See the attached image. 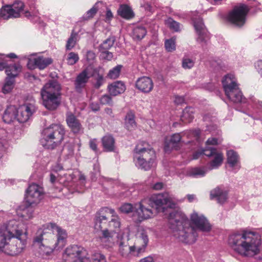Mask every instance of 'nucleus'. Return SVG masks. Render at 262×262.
<instances>
[{
  "mask_svg": "<svg viewBox=\"0 0 262 262\" xmlns=\"http://www.w3.org/2000/svg\"><path fill=\"white\" fill-rule=\"evenodd\" d=\"M44 228L38 230L34 238V244L38 247L42 255H49L54 250L63 247L66 244L67 233L54 223H48Z\"/></svg>",
  "mask_w": 262,
  "mask_h": 262,
  "instance_id": "f257e3e1",
  "label": "nucleus"
},
{
  "mask_svg": "<svg viewBox=\"0 0 262 262\" xmlns=\"http://www.w3.org/2000/svg\"><path fill=\"white\" fill-rule=\"evenodd\" d=\"M113 209L104 208L97 212L94 219V230L99 236L101 243L110 241L112 232L120 226L119 219L114 215Z\"/></svg>",
  "mask_w": 262,
  "mask_h": 262,
  "instance_id": "f03ea898",
  "label": "nucleus"
},
{
  "mask_svg": "<svg viewBox=\"0 0 262 262\" xmlns=\"http://www.w3.org/2000/svg\"><path fill=\"white\" fill-rule=\"evenodd\" d=\"M170 228L173 230V235L179 241L192 243L198 237L196 229L189 224V221L184 214L171 208L166 209Z\"/></svg>",
  "mask_w": 262,
  "mask_h": 262,
  "instance_id": "7ed1b4c3",
  "label": "nucleus"
},
{
  "mask_svg": "<svg viewBox=\"0 0 262 262\" xmlns=\"http://www.w3.org/2000/svg\"><path fill=\"white\" fill-rule=\"evenodd\" d=\"M170 201V198L167 193L155 194L139 203L136 206V212L140 220L147 219L153 216L155 210L152 209L154 208H155V212H160L161 209L164 212L165 210L163 206L167 204Z\"/></svg>",
  "mask_w": 262,
  "mask_h": 262,
  "instance_id": "20e7f679",
  "label": "nucleus"
},
{
  "mask_svg": "<svg viewBox=\"0 0 262 262\" xmlns=\"http://www.w3.org/2000/svg\"><path fill=\"white\" fill-rule=\"evenodd\" d=\"M61 86L56 80H50L40 91L42 105L48 110L57 109L60 104Z\"/></svg>",
  "mask_w": 262,
  "mask_h": 262,
  "instance_id": "39448f33",
  "label": "nucleus"
},
{
  "mask_svg": "<svg viewBox=\"0 0 262 262\" xmlns=\"http://www.w3.org/2000/svg\"><path fill=\"white\" fill-rule=\"evenodd\" d=\"M134 151V161L137 166L148 170L154 166L155 152L146 142H142L137 144Z\"/></svg>",
  "mask_w": 262,
  "mask_h": 262,
  "instance_id": "423d86ee",
  "label": "nucleus"
},
{
  "mask_svg": "<svg viewBox=\"0 0 262 262\" xmlns=\"http://www.w3.org/2000/svg\"><path fill=\"white\" fill-rule=\"evenodd\" d=\"M64 128L60 124H52L45 128L41 140L42 145L48 149H54L63 139Z\"/></svg>",
  "mask_w": 262,
  "mask_h": 262,
  "instance_id": "0eeeda50",
  "label": "nucleus"
},
{
  "mask_svg": "<svg viewBox=\"0 0 262 262\" xmlns=\"http://www.w3.org/2000/svg\"><path fill=\"white\" fill-rule=\"evenodd\" d=\"M123 238L119 243V252L122 256L130 258L132 256H139L140 254L144 252L148 243V238L147 234L143 231L141 233L136 244H140L142 245L139 246H129L127 242L123 240Z\"/></svg>",
  "mask_w": 262,
  "mask_h": 262,
  "instance_id": "6e6552de",
  "label": "nucleus"
},
{
  "mask_svg": "<svg viewBox=\"0 0 262 262\" xmlns=\"http://www.w3.org/2000/svg\"><path fill=\"white\" fill-rule=\"evenodd\" d=\"M223 88L226 96L234 103H242L245 101V98L239 89L233 75H226L223 80Z\"/></svg>",
  "mask_w": 262,
  "mask_h": 262,
  "instance_id": "1a4fd4ad",
  "label": "nucleus"
},
{
  "mask_svg": "<svg viewBox=\"0 0 262 262\" xmlns=\"http://www.w3.org/2000/svg\"><path fill=\"white\" fill-rule=\"evenodd\" d=\"M87 250L78 245L70 246L66 248L63 254L65 262H91Z\"/></svg>",
  "mask_w": 262,
  "mask_h": 262,
  "instance_id": "9d476101",
  "label": "nucleus"
},
{
  "mask_svg": "<svg viewBox=\"0 0 262 262\" xmlns=\"http://www.w3.org/2000/svg\"><path fill=\"white\" fill-rule=\"evenodd\" d=\"M249 11L248 6L243 4L236 6L230 12L228 16V20L235 26L241 27L245 23L246 16Z\"/></svg>",
  "mask_w": 262,
  "mask_h": 262,
  "instance_id": "9b49d317",
  "label": "nucleus"
},
{
  "mask_svg": "<svg viewBox=\"0 0 262 262\" xmlns=\"http://www.w3.org/2000/svg\"><path fill=\"white\" fill-rule=\"evenodd\" d=\"M26 244V235L13 238L8 242L3 252L11 256L17 255L24 251Z\"/></svg>",
  "mask_w": 262,
  "mask_h": 262,
  "instance_id": "f8f14e48",
  "label": "nucleus"
},
{
  "mask_svg": "<svg viewBox=\"0 0 262 262\" xmlns=\"http://www.w3.org/2000/svg\"><path fill=\"white\" fill-rule=\"evenodd\" d=\"M24 4L21 1H16L12 5L3 6L0 9V17L4 19L18 18L24 10Z\"/></svg>",
  "mask_w": 262,
  "mask_h": 262,
  "instance_id": "ddd939ff",
  "label": "nucleus"
},
{
  "mask_svg": "<svg viewBox=\"0 0 262 262\" xmlns=\"http://www.w3.org/2000/svg\"><path fill=\"white\" fill-rule=\"evenodd\" d=\"M23 224L16 220L9 221L6 224L2 226V228L10 241L13 238L24 236V232L22 229Z\"/></svg>",
  "mask_w": 262,
  "mask_h": 262,
  "instance_id": "4468645a",
  "label": "nucleus"
},
{
  "mask_svg": "<svg viewBox=\"0 0 262 262\" xmlns=\"http://www.w3.org/2000/svg\"><path fill=\"white\" fill-rule=\"evenodd\" d=\"M43 196V189L39 185H30L26 191L25 200L29 206L38 204Z\"/></svg>",
  "mask_w": 262,
  "mask_h": 262,
  "instance_id": "2eb2a0df",
  "label": "nucleus"
},
{
  "mask_svg": "<svg viewBox=\"0 0 262 262\" xmlns=\"http://www.w3.org/2000/svg\"><path fill=\"white\" fill-rule=\"evenodd\" d=\"M190 220L191 223L200 231L208 232L211 230V226L203 215L194 211L191 215Z\"/></svg>",
  "mask_w": 262,
  "mask_h": 262,
  "instance_id": "dca6fc26",
  "label": "nucleus"
},
{
  "mask_svg": "<svg viewBox=\"0 0 262 262\" xmlns=\"http://www.w3.org/2000/svg\"><path fill=\"white\" fill-rule=\"evenodd\" d=\"M36 111L35 106L31 103H27L17 108L16 120L20 123L26 122Z\"/></svg>",
  "mask_w": 262,
  "mask_h": 262,
  "instance_id": "f3484780",
  "label": "nucleus"
},
{
  "mask_svg": "<svg viewBox=\"0 0 262 262\" xmlns=\"http://www.w3.org/2000/svg\"><path fill=\"white\" fill-rule=\"evenodd\" d=\"M194 27L198 34V41L206 43L209 38L207 31L204 26L202 19L199 18L194 21Z\"/></svg>",
  "mask_w": 262,
  "mask_h": 262,
  "instance_id": "a211bd4d",
  "label": "nucleus"
},
{
  "mask_svg": "<svg viewBox=\"0 0 262 262\" xmlns=\"http://www.w3.org/2000/svg\"><path fill=\"white\" fill-rule=\"evenodd\" d=\"M136 87L143 93H148L152 90L154 83L150 78L143 76L137 79Z\"/></svg>",
  "mask_w": 262,
  "mask_h": 262,
  "instance_id": "6ab92c4d",
  "label": "nucleus"
},
{
  "mask_svg": "<svg viewBox=\"0 0 262 262\" xmlns=\"http://www.w3.org/2000/svg\"><path fill=\"white\" fill-rule=\"evenodd\" d=\"M90 76L87 70H84L76 77L74 82L75 88L78 93H81L88 82Z\"/></svg>",
  "mask_w": 262,
  "mask_h": 262,
  "instance_id": "aec40b11",
  "label": "nucleus"
},
{
  "mask_svg": "<svg viewBox=\"0 0 262 262\" xmlns=\"http://www.w3.org/2000/svg\"><path fill=\"white\" fill-rule=\"evenodd\" d=\"M66 121L69 127L74 133H79L82 131L81 124L73 114L71 113L67 114Z\"/></svg>",
  "mask_w": 262,
  "mask_h": 262,
  "instance_id": "412c9836",
  "label": "nucleus"
},
{
  "mask_svg": "<svg viewBox=\"0 0 262 262\" xmlns=\"http://www.w3.org/2000/svg\"><path fill=\"white\" fill-rule=\"evenodd\" d=\"M181 140V137L180 134H173L169 140H166L165 142L164 150L166 152L170 151L174 149L178 150L180 148V143Z\"/></svg>",
  "mask_w": 262,
  "mask_h": 262,
  "instance_id": "4be33fe9",
  "label": "nucleus"
},
{
  "mask_svg": "<svg viewBox=\"0 0 262 262\" xmlns=\"http://www.w3.org/2000/svg\"><path fill=\"white\" fill-rule=\"evenodd\" d=\"M227 163L232 168L239 169L241 168L239 157L236 152L233 150L227 152Z\"/></svg>",
  "mask_w": 262,
  "mask_h": 262,
  "instance_id": "5701e85b",
  "label": "nucleus"
},
{
  "mask_svg": "<svg viewBox=\"0 0 262 262\" xmlns=\"http://www.w3.org/2000/svg\"><path fill=\"white\" fill-rule=\"evenodd\" d=\"M17 108L14 105H10L7 107L3 116V119L5 122L10 123L16 120Z\"/></svg>",
  "mask_w": 262,
  "mask_h": 262,
  "instance_id": "b1692460",
  "label": "nucleus"
},
{
  "mask_svg": "<svg viewBox=\"0 0 262 262\" xmlns=\"http://www.w3.org/2000/svg\"><path fill=\"white\" fill-rule=\"evenodd\" d=\"M124 126L129 131H133L136 129L137 124L135 121V114L133 111H129L127 113L124 119Z\"/></svg>",
  "mask_w": 262,
  "mask_h": 262,
  "instance_id": "393cba45",
  "label": "nucleus"
},
{
  "mask_svg": "<svg viewBox=\"0 0 262 262\" xmlns=\"http://www.w3.org/2000/svg\"><path fill=\"white\" fill-rule=\"evenodd\" d=\"M210 196L211 199L216 198L219 203L223 204L227 199V192L217 187L210 191Z\"/></svg>",
  "mask_w": 262,
  "mask_h": 262,
  "instance_id": "a878e982",
  "label": "nucleus"
},
{
  "mask_svg": "<svg viewBox=\"0 0 262 262\" xmlns=\"http://www.w3.org/2000/svg\"><path fill=\"white\" fill-rule=\"evenodd\" d=\"M108 89L110 94L115 96L123 93L125 90V86L122 82L117 81L109 85Z\"/></svg>",
  "mask_w": 262,
  "mask_h": 262,
  "instance_id": "bb28decb",
  "label": "nucleus"
},
{
  "mask_svg": "<svg viewBox=\"0 0 262 262\" xmlns=\"http://www.w3.org/2000/svg\"><path fill=\"white\" fill-rule=\"evenodd\" d=\"M102 144L105 151H113L115 149V139L111 135L104 136L102 139Z\"/></svg>",
  "mask_w": 262,
  "mask_h": 262,
  "instance_id": "cd10ccee",
  "label": "nucleus"
},
{
  "mask_svg": "<svg viewBox=\"0 0 262 262\" xmlns=\"http://www.w3.org/2000/svg\"><path fill=\"white\" fill-rule=\"evenodd\" d=\"M21 71V66L19 63H9L6 70L7 77L13 79L16 77Z\"/></svg>",
  "mask_w": 262,
  "mask_h": 262,
  "instance_id": "c85d7f7f",
  "label": "nucleus"
},
{
  "mask_svg": "<svg viewBox=\"0 0 262 262\" xmlns=\"http://www.w3.org/2000/svg\"><path fill=\"white\" fill-rule=\"evenodd\" d=\"M118 14L122 17L129 19L134 17V13L127 5H121L118 10Z\"/></svg>",
  "mask_w": 262,
  "mask_h": 262,
  "instance_id": "c756f323",
  "label": "nucleus"
},
{
  "mask_svg": "<svg viewBox=\"0 0 262 262\" xmlns=\"http://www.w3.org/2000/svg\"><path fill=\"white\" fill-rule=\"evenodd\" d=\"M139 203L135 204V206L133 207L131 204L129 203H125L123 205H122L120 207V210L121 212L124 213H128L129 212H133V215L134 216H137V220L139 221H142V220H140L139 215L138 213L136 212V206L137 205H138Z\"/></svg>",
  "mask_w": 262,
  "mask_h": 262,
  "instance_id": "7c9ffc66",
  "label": "nucleus"
},
{
  "mask_svg": "<svg viewBox=\"0 0 262 262\" xmlns=\"http://www.w3.org/2000/svg\"><path fill=\"white\" fill-rule=\"evenodd\" d=\"M194 108L191 107H186L183 112L181 120L184 123H189L193 119Z\"/></svg>",
  "mask_w": 262,
  "mask_h": 262,
  "instance_id": "2f4dec72",
  "label": "nucleus"
},
{
  "mask_svg": "<svg viewBox=\"0 0 262 262\" xmlns=\"http://www.w3.org/2000/svg\"><path fill=\"white\" fill-rule=\"evenodd\" d=\"M78 40V34L77 32L73 31L68 38L66 45L67 50H72L76 45Z\"/></svg>",
  "mask_w": 262,
  "mask_h": 262,
  "instance_id": "473e14b6",
  "label": "nucleus"
},
{
  "mask_svg": "<svg viewBox=\"0 0 262 262\" xmlns=\"http://www.w3.org/2000/svg\"><path fill=\"white\" fill-rule=\"evenodd\" d=\"M36 68L40 70H43L52 62V60L49 58L39 56L36 58Z\"/></svg>",
  "mask_w": 262,
  "mask_h": 262,
  "instance_id": "72a5a7b5",
  "label": "nucleus"
},
{
  "mask_svg": "<svg viewBox=\"0 0 262 262\" xmlns=\"http://www.w3.org/2000/svg\"><path fill=\"white\" fill-rule=\"evenodd\" d=\"M146 32V29L144 27H137L133 30V38L134 39L141 40L145 36Z\"/></svg>",
  "mask_w": 262,
  "mask_h": 262,
  "instance_id": "f704fd0d",
  "label": "nucleus"
},
{
  "mask_svg": "<svg viewBox=\"0 0 262 262\" xmlns=\"http://www.w3.org/2000/svg\"><path fill=\"white\" fill-rule=\"evenodd\" d=\"M213 156L214 159L210 163L211 169L219 167L222 164L223 160V155L221 152L216 151Z\"/></svg>",
  "mask_w": 262,
  "mask_h": 262,
  "instance_id": "c9c22d12",
  "label": "nucleus"
},
{
  "mask_svg": "<svg viewBox=\"0 0 262 262\" xmlns=\"http://www.w3.org/2000/svg\"><path fill=\"white\" fill-rule=\"evenodd\" d=\"M116 38L114 36H110L99 46V50H110L114 45Z\"/></svg>",
  "mask_w": 262,
  "mask_h": 262,
  "instance_id": "e433bc0d",
  "label": "nucleus"
},
{
  "mask_svg": "<svg viewBox=\"0 0 262 262\" xmlns=\"http://www.w3.org/2000/svg\"><path fill=\"white\" fill-rule=\"evenodd\" d=\"M63 154L67 159L72 157L74 154V145L73 143H66L62 149Z\"/></svg>",
  "mask_w": 262,
  "mask_h": 262,
  "instance_id": "4c0bfd02",
  "label": "nucleus"
},
{
  "mask_svg": "<svg viewBox=\"0 0 262 262\" xmlns=\"http://www.w3.org/2000/svg\"><path fill=\"white\" fill-rule=\"evenodd\" d=\"M206 171L204 168H191L188 171V175L193 177H200L205 176Z\"/></svg>",
  "mask_w": 262,
  "mask_h": 262,
  "instance_id": "58836bf2",
  "label": "nucleus"
},
{
  "mask_svg": "<svg viewBox=\"0 0 262 262\" xmlns=\"http://www.w3.org/2000/svg\"><path fill=\"white\" fill-rule=\"evenodd\" d=\"M14 80L11 77H7L2 88V92L4 94L10 93L14 88Z\"/></svg>",
  "mask_w": 262,
  "mask_h": 262,
  "instance_id": "ea45409f",
  "label": "nucleus"
},
{
  "mask_svg": "<svg viewBox=\"0 0 262 262\" xmlns=\"http://www.w3.org/2000/svg\"><path fill=\"white\" fill-rule=\"evenodd\" d=\"M10 241L2 227H0V252H3L8 242Z\"/></svg>",
  "mask_w": 262,
  "mask_h": 262,
  "instance_id": "a19ab883",
  "label": "nucleus"
},
{
  "mask_svg": "<svg viewBox=\"0 0 262 262\" xmlns=\"http://www.w3.org/2000/svg\"><path fill=\"white\" fill-rule=\"evenodd\" d=\"M165 24L171 29L175 32H179L181 30L180 23L174 20L171 18H168L165 20Z\"/></svg>",
  "mask_w": 262,
  "mask_h": 262,
  "instance_id": "79ce46f5",
  "label": "nucleus"
},
{
  "mask_svg": "<svg viewBox=\"0 0 262 262\" xmlns=\"http://www.w3.org/2000/svg\"><path fill=\"white\" fill-rule=\"evenodd\" d=\"M18 214L24 219L27 220L33 217V209L29 206L26 207L22 210L21 213L19 212Z\"/></svg>",
  "mask_w": 262,
  "mask_h": 262,
  "instance_id": "37998d69",
  "label": "nucleus"
},
{
  "mask_svg": "<svg viewBox=\"0 0 262 262\" xmlns=\"http://www.w3.org/2000/svg\"><path fill=\"white\" fill-rule=\"evenodd\" d=\"M79 59L78 54L73 52H70L66 58L67 63L71 66L75 64Z\"/></svg>",
  "mask_w": 262,
  "mask_h": 262,
  "instance_id": "c03bdc74",
  "label": "nucleus"
},
{
  "mask_svg": "<svg viewBox=\"0 0 262 262\" xmlns=\"http://www.w3.org/2000/svg\"><path fill=\"white\" fill-rule=\"evenodd\" d=\"M165 47L167 51L172 52L176 50V38H171L165 41Z\"/></svg>",
  "mask_w": 262,
  "mask_h": 262,
  "instance_id": "a18cd8bd",
  "label": "nucleus"
},
{
  "mask_svg": "<svg viewBox=\"0 0 262 262\" xmlns=\"http://www.w3.org/2000/svg\"><path fill=\"white\" fill-rule=\"evenodd\" d=\"M98 8L94 5L91 9L88 10L82 17V19L83 20H88L92 18L98 11Z\"/></svg>",
  "mask_w": 262,
  "mask_h": 262,
  "instance_id": "49530a36",
  "label": "nucleus"
},
{
  "mask_svg": "<svg viewBox=\"0 0 262 262\" xmlns=\"http://www.w3.org/2000/svg\"><path fill=\"white\" fill-rule=\"evenodd\" d=\"M121 66H117L111 70L107 76L111 79H116L118 77L121 69Z\"/></svg>",
  "mask_w": 262,
  "mask_h": 262,
  "instance_id": "de8ad7c7",
  "label": "nucleus"
},
{
  "mask_svg": "<svg viewBox=\"0 0 262 262\" xmlns=\"http://www.w3.org/2000/svg\"><path fill=\"white\" fill-rule=\"evenodd\" d=\"M194 64V60L188 57H184L182 60V67L185 69H190Z\"/></svg>",
  "mask_w": 262,
  "mask_h": 262,
  "instance_id": "09e8293b",
  "label": "nucleus"
},
{
  "mask_svg": "<svg viewBox=\"0 0 262 262\" xmlns=\"http://www.w3.org/2000/svg\"><path fill=\"white\" fill-rule=\"evenodd\" d=\"M99 51L100 53V57L101 59L111 60L113 58V53L108 50H99Z\"/></svg>",
  "mask_w": 262,
  "mask_h": 262,
  "instance_id": "8fccbe9b",
  "label": "nucleus"
},
{
  "mask_svg": "<svg viewBox=\"0 0 262 262\" xmlns=\"http://www.w3.org/2000/svg\"><path fill=\"white\" fill-rule=\"evenodd\" d=\"M93 262H106L105 256L100 253H94L92 256Z\"/></svg>",
  "mask_w": 262,
  "mask_h": 262,
  "instance_id": "3c124183",
  "label": "nucleus"
},
{
  "mask_svg": "<svg viewBox=\"0 0 262 262\" xmlns=\"http://www.w3.org/2000/svg\"><path fill=\"white\" fill-rule=\"evenodd\" d=\"M7 142L5 139H0V159H1L6 153Z\"/></svg>",
  "mask_w": 262,
  "mask_h": 262,
  "instance_id": "603ef678",
  "label": "nucleus"
},
{
  "mask_svg": "<svg viewBox=\"0 0 262 262\" xmlns=\"http://www.w3.org/2000/svg\"><path fill=\"white\" fill-rule=\"evenodd\" d=\"M202 154L207 157H211L216 152V149L213 147H206L202 150Z\"/></svg>",
  "mask_w": 262,
  "mask_h": 262,
  "instance_id": "864d4df0",
  "label": "nucleus"
},
{
  "mask_svg": "<svg viewBox=\"0 0 262 262\" xmlns=\"http://www.w3.org/2000/svg\"><path fill=\"white\" fill-rule=\"evenodd\" d=\"M100 103L102 104H108L112 105V98L108 95H104L100 98Z\"/></svg>",
  "mask_w": 262,
  "mask_h": 262,
  "instance_id": "5fc2aeb1",
  "label": "nucleus"
},
{
  "mask_svg": "<svg viewBox=\"0 0 262 262\" xmlns=\"http://www.w3.org/2000/svg\"><path fill=\"white\" fill-rule=\"evenodd\" d=\"M9 61L11 60L6 59V57H0V71H3L4 69L6 70Z\"/></svg>",
  "mask_w": 262,
  "mask_h": 262,
  "instance_id": "6e6d98bb",
  "label": "nucleus"
},
{
  "mask_svg": "<svg viewBox=\"0 0 262 262\" xmlns=\"http://www.w3.org/2000/svg\"><path fill=\"white\" fill-rule=\"evenodd\" d=\"M86 58L89 63H93L96 58L95 53L92 51H88L86 54Z\"/></svg>",
  "mask_w": 262,
  "mask_h": 262,
  "instance_id": "4d7b16f0",
  "label": "nucleus"
},
{
  "mask_svg": "<svg viewBox=\"0 0 262 262\" xmlns=\"http://www.w3.org/2000/svg\"><path fill=\"white\" fill-rule=\"evenodd\" d=\"M27 67L30 70H34L36 68V58H29L27 62Z\"/></svg>",
  "mask_w": 262,
  "mask_h": 262,
  "instance_id": "13d9d810",
  "label": "nucleus"
},
{
  "mask_svg": "<svg viewBox=\"0 0 262 262\" xmlns=\"http://www.w3.org/2000/svg\"><path fill=\"white\" fill-rule=\"evenodd\" d=\"M103 82L104 79L102 75L99 74L96 79V82L94 85L95 88L97 89H99L103 84Z\"/></svg>",
  "mask_w": 262,
  "mask_h": 262,
  "instance_id": "bf43d9fd",
  "label": "nucleus"
},
{
  "mask_svg": "<svg viewBox=\"0 0 262 262\" xmlns=\"http://www.w3.org/2000/svg\"><path fill=\"white\" fill-rule=\"evenodd\" d=\"M255 67L258 73L262 77V59L257 60L255 63Z\"/></svg>",
  "mask_w": 262,
  "mask_h": 262,
  "instance_id": "052dcab7",
  "label": "nucleus"
},
{
  "mask_svg": "<svg viewBox=\"0 0 262 262\" xmlns=\"http://www.w3.org/2000/svg\"><path fill=\"white\" fill-rule=\"evenodd\" d=\"M90 148L95 151H97V144L96 139H92L89 142Z\"/></svg>",
  "mask_w": 262,
  "mask_h": 262,
  "instance_id": "680f3d73",
  "label": "nucleus"
},
{
  "mask_svg": "<svg viewBox=\"0 0 262 262\" xmlns=\"http://www.w3.org/2000/svg\"><path fill=\"white\" fill-rule=\"evenodd\" d=\"M62 170H63L62 166L60 164L57 163L53 166L52 171L58 174V172Z\"/></svg>",
  "mask_w": 262,
  "mask_h": 262,
  "instance_id": "e2e57ef3",
  "label": "nucleus"
},
{
  "mask_svg": "<svg viewBox=\"0 0 262 262\" xmlns=\"http://www.w3.org/2000/svg\"><path fill=\"white\" fill-rule=\"evenodd\" d=\"M59 176V174L51 171L50 174V181L52 184H54L56 182L57 178Z\"/></svg>",
  "mask_w": 262,
  "mask_h": 262,
  "instance_id": "0e129e2a",
  "label": "nucleus"
},
{
  "mask_svg": "<svg viewBox=\"0 0 262 262\" xmlns=\"http://www.w3.org/2000/svg\"><path fill=\"white\" fill-rule=\"evenodd\" d=\"M174 102L177 104H181L184 103L185 99L183 97L177 96L175 97Z\"/></svg>",
  "mask_w": 262,
  "mask_h": 262,
  "instance_id": "69168bd1",
  "label": "nucleus"
},
{
  "mask_svg": "<svg viewBox=\"0 0 262 262\" xmlns=\"http://www.w3.org/2000/svg\"><path fill=\"white\" fill-rule=\"evenodd\" d=\"M217 144V140L214 138H209L206 141L207 145H216Z\"/></svg>",
  "mask_w": 262,
  "mask_h": 262,
  "instance_id": "338daca9",
  "label": "nucleus"
},
{
  "mask_svg": "<svg viewBox=\"0 0 262 262\" xmlns=\"http://www.w3.org/2000/svg\"><path fill=\"white\" fill-rule=\"evenodd\" d=\"M139 262H154L153 257L149 256L141 259Z\"/></svg>",
  "mask_w": 262,
  "mask_h": 262,
  "instance_id": "774afa93",
  "label": "nucleus"
}]
</instances>
